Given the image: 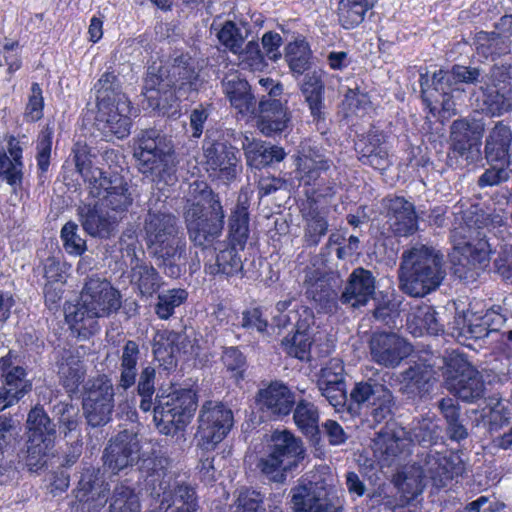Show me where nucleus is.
<instances>
[{
	"mask_svg": "<svg viewBox=\"0 0 512 512\" xmlns=\"http://www.w3.org/2000/svg\"><path fill=\"white\" fill-rule=\"evenodd\" d=\"M145 242L148 252L166 276L179 278L186 271L187 241L170 213H149L145 221Z\"/></svg>",
	"mask_w": 512,
	"mask_h": 512,
	"instance_id": "nucleus-1",
	"label": "nucleus"
},
{
	"mask_svg": "<svg viewBox=\"0 0 512 512\" xmlns=\"http://www.w3.org/2000/svg\"><path fill=\"white\" fill-rule=\"evenodd\" d=\"M145 242L148 252L166 276L179 278L186 271L187 241L170 213H149L145 221Z\"/></svg>",
	"mask_w": 512,
	"mask_h": 512,
	"instance_id": "nucleus-2",
	"label": "nucleus"
},
{
	"mask_svg": "<svg viewBox=\"0 0 512 512\" xmlns=\"http://www.w3.org/2000/svg\"><path fill=\"white\" fill-rule=\"evenodd\" d=\"M442 255L432 246L417 244L403 252L399 268L402 290L414 297H424L436 290L444 279Z\"/></svg>",
	"mask_w": 512,
	"mask_h": 512,
	"instance_id": "nucleus-3",
	"label": "nucleus"
},
{
	"mask_svg": "<svg viewBox=\"0 0 512 512\" xmlns=\"http://www.w3.org/2000/svg\"><path fill=\"white\" fill-rule=\"evenodd\" d=\"M120 307V294L105 279L90 277L81 292V302L66 312V321L79 336L87 338L98 329L97 318Z\"/></svg>",
	"mask_w": 512,
	"mask_h": 512,
	"instance_id": "nucleus-4",
	"label": "nucleus"
},
{
	"mask_svg": "<svg viewBox=\"0 0 512 512\" xmlns=\"http://www.w3.org/2000/svg\"><path fill=\"white\" fill-rule=\"evenodd\" d=\"M439 434L440 427L437 422L425 417L413 422L409 430L401 427L393 431L379 432L373 440V454L382 467H390L410 453L411 444H434Z\"/></svg>",
	"mask_w": 512,
	"mask_h": 512,
	"instance_id": "nucleus-5",
	"label": "nucleus"
},
{
	"mask_svg": "<svg viewBox=\"0 0 512 512\" xmlns=\"http://www.w3.org/2000/svg\"><path fill=\"white\" fill-rule=\"evenodd\" d=\"M295 177L299 185L305 188L306 200L329 199L337 192V184L333 179L322 176L334 165L324 150L310 141L300 145L296 159Z\"/></svg>",
	"mask_w": 512,
	"mask_h": 512,
	"instance_id": "nucleus-6",
	"label": "nucleus"
},
{
	"mask_svg": "<svg viewBox=\"0 0 512 512\" xmlns=\"http://www.w3.org/2000/svg\"><path fill=\"white\" fill-rule=\"evenodd\" d=\"M196 197L184 214L190 240L196 246H204L218 238L224 226V210L221 202L206 184H201Z\"/></svg>",
	"mask_w": 512,
	"mask_h": 512,
	"instance_id": "nucleus-7",
	"label": "nucleus"
},
{
	"mask_svg": "<svg viewBox=\"0 0 512 512\" xmlns=\"http://www.w3.org/2000/svg\"><path fill=\"white\" fill-rule=\"evenodd\" d=\"M464 471L465 463L458 452L440 453L431 450L419 471H416V478L405 476L399 489L407 501L413 500L423 492L427 480H430L433 486L441 488L453 478L461 476Z\"/></svg>",
	"mask_w": 512,
	"mask_h": 512,
	"instance_id": "nucleus-8",
	"label": "nucleus"
},
{
	"mask_svg": "<svg viewBox=\"0 0 512 512\" xmlns=\"http://www.w3.org/2000/svg\"><path fill=\"white\" fill-rule=\"evenodd\" d=\"M159 390L154 406L153 420L165 435L183 431L190 423L197 408V395L192 389Z\"/></svg>",
	"mask_w": 512,
	"mask_h": 512,
	"instance_id": "nucleus-9",
	"label": "nucleus"
},
{
	"mask_svg": "<svg viewBox=\"0 0 512 512\" xmlns=\"http://www.w3.org/2000/svg\"><path fill=\"white\" fill-rule=\"evenodd\" d=\"M303 458L304 448L301 440L286 429L275 430L267 441L258 468L270 480L282 482L286 478V473L296 467Z\"/></svg>",
	"mask_w": 512,
	"mask_h": 512,
	"instance_id": "nucleus-10",
	"label": "nucleus"
},
{
	"mask_svg": "<svg viewBox=\"0 0 512 512\" xmlns=\"http://www.w3.org/2000/svg\"><path fill=\"white\" fill-rule=\"evenodd\" d=\"M445 384L452 394L466 402L482 398L485 391L481 374L457 350L446 358Z\"/></svg>",
	"mask_w": 512,
	"mask_h": 512,
	"instance_id": "nucleus-11",
	"label": "nucleus"
},
{
	"mask_svg": "<svg viewBox=\"0 0 512 512\" xmlns=\"http://www.w3.org/2000/svg\"><path fill=\"white\" fill-rule=\"evenodd\" d=\"M26 465L36 471L46 464V456L56 437V426L42 407L30 410L27 421Z\"/></svg>",
	"mask_w": 512,
	"mask_h": 512,
	"instance_id": "nucleus-12",
	"label": "nucleus"
},
{
	"mask_svg": "<svg viewBox=\"0 0 512 512\" xmlns=\"http://www.w3.org/2000/svg\"><path fill=\"white\" fill-rule=\"evenodd\" d=\"M234 424L233 412L221 402L206 401L199 412L195 435L198 446L206 451L214 450L229 434Z\"/></svg>",
	"mask_w": 512,
	"mask_h": 512,
	"instance_id": "nucleus-13",
	"label": "nucleus"
},
{
	"mask_svg": "<svg viewBox=\"0 0 512 512\" xmlns=\"http://www.w3.org/2000/svg\"><path fill=\"white\" fill-rule=\"evenodd\" d=\"M170 151L171 147L156 130L147 131L139 141V152H135L141 172L158 179L170 178L173 173Z\"/></svg>",
	"mask_w": 512,
	"mask_h": 512,
	"instance_id": "nucleus-14",
	"label": "nucleus"
},
{
	"mask_svg": "<svg viewBox=\"0 0 512 512\" xmlns=\"http://www.w3.org/2000/svg\"><path fill=\"white\" fill-rule=\"evenodd\" d=\"M113 396V385L106 376L86 383L83 411L90 426L100 427L109 422L114 407Z\"/></svg>",
	"mask_w": 512,
	"mask_h": 512,
	"instance_id": "nucleus-15",
	"label": "nucleus"
},
{
	"mask_svg": "<svg viewBox=\"0 0 512 512\" xmlns=\"http://www.w3.org/2000/svg\"><path fill=\"white\" fill-rule=\"evenodd\" d=\"M203 151L206 170L210 177L223 182L236 178L239 170V150L224 142L204 141Z\"/></svg>",
	"mask_w": 512,
	"mask_h": 512,
	"instance_id": "nucleus-16",
	"label": "nucleus"
},
{
	"mask_svg": "<svg viewBox=\"0 0 512 512\" xmlns=\"http://www.w3.org/2000/svg\"><path fill=\"white\" fill-rule=\"evenodd\" d=\"M153 353L155 358L165 365H172L177 356L183 354L187 358H196L200 353V346L194 338L191 340L186 333L171 330H160L153 339Z\"/></svg>",
	"mask_w": 512,
	"mask_h": 512,
	"instance_id": "nucleus-17",
	"label": "nucleus"
},
{
	"mask_svg": "<svg viewBox=\"0 0 512 512\" xmlns=\"http://www.w3.org/2000/svg\"><path fill=\"white\" fill-rule=\"evenodd\" d=\"M371 358L385 367H396L413 351L412 345L392 332L373 333L369 341Z\"/></svg>",
	"mask_w": 512,
	"mask_h": 512,
	"instance_id": "nucleus-18",
	"label": "nucleus"
},
{
	"mask_svg": "<svg viewBox=\"0 0 512 512\" xmlns=\"http://www.w3.org/2000/svg\"><path fill=\"white\" fill-rule=\"evenodd\" d=\"M350 400L357 405H371V417L376 423L382 422L391 414L392 394L382 384L356 383L350 392Z\"/></svg>",
	"mask_w": 512,
	"mask_h": 512,
	"instance_id": "nucleus-19",
	"label": "nucleus"
},
{
	"mask_svg": "<svg viewBox=\"0 0 512 512\" xmlns=\"http://www.w3.org/2000/svg\"><path fill=\"white\" fill-rule=\"evenodd\" d=\"M215 256L204 264V272L212 277L231 279L244 276V265L241 252L244 248L225 241L219 242L215 248Z\"/></svg>",
	"mask_w": 512,
	"mask_h": 512,
	"instance_id": "nucleus-20",
	"label": "nucleus"
},
{
	"mask_svg": "<svg viewBox=\"0 0 512 512\" xmlns=\"http://www.w3.org/2000/svg\"><path fill=\"white\" fill-rule=\"evenodd\" d=\"M96 97L98 100H108L113 104L116 103V112L109 116L107 122L111 131L118 138H124L128 135V116L125 114L127 105L121 102L118 97L117 78L112 73H104L94 86Z\"/></svg>",
	"mask_w": 512,
	"mask_h": 512,
	"instance_id": "nucleus-21",
	"label": "nucleus"
},
{
	"mask_svg": "<svg viewBox=\"0 0 512 512\" xmlns=\"http://www.w3.org/2000/svg\"><path fill=\"white\" fill-rule=\"evenodd\" d=\"M298 320L295 322L296 331L292 337H286L282 341L284 351L299 360H307L310 355L313 342L312 333L314 315L311 309L303 308L300 312L293 313Z\"/></svg>",
	"mask_w": 512,
	"mask_h": 512,
	"instance_id": "nucleus-22",
	"label": "nucleus"
},
{
	"mask_svg": "<svg viewBox=\"0 0 512 512\" xmlns=\"http://www.w3.org/2000/svg\"><path fill=\"white\" fill-rule=\"evenodd\" d=\"M359 160L364 165L385 171L392 164L386 145V135L378 130H371L355 144Z\"/></svg>",
	"mask_w": 512,
	"mask_h": 512,
	"instance_id": "nucleus-23",
	"label": "nucleus"
},
{
	"mask_svg": "<svg viewBox=\"0 0 512 512\" xmlns=\"http://www.w3.org/2000/svg\"><path fill=\"white\" fill-rule=\"evenodd\" d=\"M322 199L305 200L300 207L301 216L304 221L303 240L306 246L315 247L321 239L327 234L329 223L327 215L328 208L320 207L319 202Z\"/></svg>",
	"mask_w": 512,
	"mask_h": 512,
	"instance_id": "nucleus-24",
	"label": "nucleus"
},
{
	"mask_svg": "<svg viewBox=\"0 0 512 512\" xmlns=\"http://www.w3.org/2000/svg\"><path fill=\"white\" fill-rule=\"evenodd\" d=\"M257 127L265 136H274L290 129L291 115L278 99H262Z\"/></svg>",
	"mask_w": 512,
	"mask_h": 512,
	"instance_id": "nucleus-25",
	"label": "nucleus"
},
{
	"mask_svg": "<svg viewBox=\"0 0 512 512\" xmlns=\"http://www.w3.org/2000/svg\"><path fill=\"white\" fill-rule=\"evenodd\" d=\"M388 223L395 235L408 236L418 228L417 216L412 203L403 197L384 199Z\"/></svg>",
	"mask_w": 512,
	"mask_h": 512,
	"instance_id": "nucleus-26",
	"label": "nucleus"
},
{
	"mask_svg": "<svg viewBox=\"0 0 512 512\" xmlns=\"http://www.w3.org/2000/svg\"><path fill=\"white\" fill-rule=\"evenodd\" d=\"M83 229L93 237L107 238L121 217L105 212L98 202L85 203L78 208Z\"/></svg>",
	"mask_w": 512,
	"mask_h": 512,
	"instance_id": "nucleus-27",
	"label": "nucleus"
},
{
	"mask_svg": "<svg viewBox=\"0 0 512 512\" xmlns=\"http://www.w3.org/2000/svg\"><path fill=\"white\" fill-rule=\"evenodd\" d=\"M374 291L375 280L372 273L364 268H357L350 274L340 300L343 304L358 308L368 303Z\"/></svg>",
	"mask_w": 512,
	"mask_h": 512,
	"instance_id": "nucleus-28",
	"label": "nucleus"
},
{
	"mask_svg": "<svg viewBox=\"0 0 512 512\" xmlns=\"http://www.w3.org/2000/svg\"><path fill=\"white\" fill-rule=\"evenodd\" d=\"M429 81L427 74L420 75L422 99L429 112L433 116L442 113V117L455 114V102L451 92L458 90V88L448 87L445 83L442 84V87L438 88V85H432L433 88H430Z\"/></svg>",
	"mask_w": 512,
	"mask_h": 512,
	"instance_id": "nucleus-29",
	"label": "nucleus"
},
{
	"mask_svg": "<svg viewBox=\"0 0 512 512\" xmlns=\"http://www.w3.org/2000/svg\"><path fill=\"white\" fill-rule=\"evenodd\" d=\"M256 400L262 410L276 416L288 415L295 404L294 394L285 384L278 381L261 389Z\"/></svg>",
	"mask_w": 512,
	"mask_h": 512,
	"instance_id": "nucleus-30",
	"label": "nucleus"
},
{
	"mask_svg": "<svg viewBox=\"0 0 512 512\" xmlns=\"http://www.w3.org/2000/svg\"><path fill=\"white\" fill-rule=\"evenodd\" d=\"M249 208L248 194L240 193L228 219V233L225 242L245 249L250 236Z\"/></svg>",
	"mask_w": 512,
	"mask_h": 512,
	"instance_id": "nucleus-31",
	"label": "nucleus"
},
{
	"mask_svg": "<svg viewBox=\"0 0 512 512\" xmlns=\"http://www.w3.org/2000/svg\"><path fill=\"white\" fill-rule=\"evenodd\" d=\"M23 169V148L15 137H10L7 151H0V180L16 190L22 186Z\"/></svg>",
	"mask_w": 512,
	"mask_h": 512,
	"instance_id": "nucleus-32",
	"label": "nucleus"
},
{
	"mask_svg": "<svg viewBox=\"0 0 512 512\" xmlns=\"http://www.w3.org/2000/svg\"><path fill=\"white\" fill-rule=\"evenodd\" d=\"M484 126L466 119L456 120L451 126L453 150L468 158L469 153H479Z\"/></svg>",
	"mask_w": 512,
	"mask_h": 512,
	"instance_id": "nucleus-33",
	"label": "nucleus"
},
{
	"mask_svg": "<svg viewBox=\"0 0 512 512\" xmlns=\"http://www.w3.org/2000/svg\"><path fill=\"white\" fill-rule=\"evenodd\" d=\"M79 349H62L58 351L57 368L60 382L68 393H75L83 382L85 369Z\"/></svg>",
	"mask_w": 512,
	"mask_h": 512,
	"instance_id": "nucleus-34",
	"label": "nucleus"
},
{
	"mask_svg": "<svg viewBox=\"0 0 512 512\" xmlns=\"http://www.w3.org/2000/svg\"><path fill=\"white\" fill-rule=\"evenodd\" d=\"M223 91L231 106L244 116L256 113V100L251 93L248 82L239 74H229L223 80Z\"/></svg>",
	"mask_w": 512,
	"mask_h": 512,
	"instance_id": "nucleus-35",
	"label": "nucleus"
},
{
	"mask_svg": "<svg viewBox=\"0 0 512 512\" xmlns=\"http://www.w3.org/2000/svg\"><path fill=\"white\" fill-rule=\"evenodd\" d=\"M247 164L256 169H261L273 162L282 161L286 153L280 146H267L263 141L256 140L245 134L241 141Z\"/></svg>",
	"mask_w": 512,
	"mask_h": 512,
	"instance_id": "nucleus-36",
	"label": "nucleus"
},
{
	"mask_svg": "<svg viewBox=\"0 0 512 512\" xmlns=\"http://www.w3.org/2000/svg\"><path fill=\"white\" fill-rule=\"evenodd\" d=\"M107 493L108 487L99 469L87 468L82 472L76 490L79 502H93L94 508L101 507L106 503Z\"/></svg>",
	"mask_w": 512,
	"mask_h": 512,
	"instance_id": "nucleus-37",
	"label": "nucleus"
},
{
	"mask_svg": "<svg viewBox=\"0 0 512 512\" xmlns=\"http://www.w3.org/2000/svg\"><path fill=\"white\" fill-rule=\"evenodd\" d=\"M406 328L415 337L424 334L438 335L443 331L442 324L437 319V313L430 305L412 307L407 315Z\"/></svg>",
	"mask_w": 512,
	"mask_h": 512,
	"instance_id": "nucleus-38",
	"label": "nucleus"
},
{
	"mask_svg": "<svg viewBox=\"0 0 512 512\" xmlns=\"http://www.w3.org/2000/svg\"><path fill=\"white\" fill-rule=\"evenodd\" d=\"M492 252L491 244L485 238L475 242L457 243L454 246L453 259H458V265L467 271L476 267L486 266Z\"/></svg>",
	"mask_w": 512,
	"mask_h": 512,
	"instance_id": "nucleus-39",
	"label": "nucleus"
},
{
	"mask_svg": "<svg viewBox=\"0 0 512 512\" xmlns=\"http://www.w3.org/2000/svg\"><path fill=\"white\" fill-rule=\"evenodd\" d=\"M512 131L508 125L498 122L486 139L485 157L488 163L500 162L511 164L510 146Z\"/></svg>",
	"mask_w": 512,
	"mask_h": 512,
	"instance_id": "nucleus-40",
	"label": "nucleus"
},
{
	"mask_svg": "<svg viewBox=\"0 0 512 512\" xmlns=\"http://www.w3.org/2000/svg\"><path fill=\"white\" fill-rule=\"evenodd\" d=\"M159 509L163 512H194L197 509L194 489L178 485L172 491H164Z\"/></svg>",
	"mask_w": 512,
	"mask_h": 512,
	"instance_id": "nucleus-41",
	"label": "nucleus"
},
{
	"mask_svg": "<svg viewBox=\"0 0 512 512\" xmlns=\"http://www.w3.org/2000/svg\"><path fill=\"white\" fill-rule=\"evenodd\" d=\"M292 507L294 512H341L339 506L326 498L316 496L307 486H298L292 490Z\"/></svg>",
	"mask_w": 512,
	"mask_h": 512,
	"instance_id": "nucleus-42",
	"label": "nucleus"
},
{
	"mask_svg": "<svg viewBox=\"0 0 512 512\" xmlns=\"http://www.w3.org/2000/svg\"><path fill=\"white\" fill-rule=\"evenodd\" d=\"M301 91L309 105L313 121L319 122L323 119L324 85L321 75L316 71L305 74L301 84Z\"/></svg>",
	"mask_w": 512,
	"mask_h": 512,
	"instance_id": "nucleus-43",
	"label": "nucleus"
},
{
	"mask_svg": "<svg viewBox=\"0 0 512 512\" xmlns=\"http://www.w3.org/2000/svg\"><path fill=\"white\" fill-rule=\"evenodd\" d=\"M130 283L135 285L138 292L144 296H152L160 287V276L151 265L131 261Z\"/></svg>",
	"mask_w": 512,
	"mask_h": 512,
	"instance_id": "nucleus-44",
	"label": "nucleus"
},
{
	"mask_svg": "<svg viewBox=\"0 0 512 512\" xmlns=\"http://www.w3.org/2000/svg\"><path fill=\"white\" fill-rule=\"evenodd\" d=\"M477 54L488 59H495L512 51L507 40L500 37L495 31H479L474 38Z\"/></svg>",
	"mask_w": 512,
	"mask_h": 512,
	"instance_id": "nucleus-45",
	"label": "nucleus"
},
{
	"mask_svg": "<svg viewBox=\"0 0 512 512\" xmlns=\"http://www.w3.org/2000/svg\"><path fill=\"white\" fill-rule=\"evenodd\" d=\"M104 465L113 473L118 474L128 467V441L126 431L117 435L105 448Z\"/></svg>",
	"mask_w": 512,
	"mask_h": 512,
	"instance_id": "nucleus-46",
	"label": "nucleus"
},
{
	"mask_svg": "<svg viewBox=\"0 0 512 512\" xmlns=\"http://www.w3.org/2000/svg\"><path fill=\"white\" fill-rule=\"evenodd\" d=\"M166 86H169V84L166 83L165 80H161V82H159L158 88H155V86H149V81H147V84L145 85V96L148 100L149 106L153 110H157L162 114H174L176 109L174 111H172V109L178 100V96L175 88L164 90Z\"/></svg>",
	"mask_w": 512,
	"mask_h": 512,
	"instance_id": "nucleus-47",
	"label": "nucleus"
},
{
	"mask_svg": "<svg viewBox=\"0 0 512 512\" xmlns=\"http://www.w3.org/2000/svg\"><path fill=\"white\" fill-rule=\"evenodd\" d=\"M304 287L307 297L321 305L328 303L336 295L328 278L315 269L306 272Z\"/></svg>",
	"mask_w": 512,
	"mask_h": 512,
	"instance_id": "nucleus-48",
	"label": "nucleus"
},
{
	"mask_svg": "<svg viewBox=\"0 0 512 512\" xmlns=\"http://www.w3.org/2000/svg\"><path fill=\"white\" fill-rule=\"evenodd\" d=\"M480 76L477 68H471L461 65H455L450 71L440 69L435 72L432 77V85L442 87L445 83L448 87H455L459 83L472 84L475 83Z\"/></svg>",
	"mask_w": 512,
	"mask_h": 512,
	"instance_id": "nucleus-49",
	"label": "nucleus"
},
{
	"mask_svg": "<svg viewBox=\"0 0 512 512\" xmlns=\"http://www.w3.org/2000/svg\"><path fill=\"white\" fill-rule=\"evenodd\" d=\"M375 2L376 0H341L338 9L342 26L349 29L360 24Z\"/></svg>",
	"mask_w": 512,
	"mask_h": 512,
	"instance_id": "nucleus-50",
	"label": "nucleus"
},
{
	"mask_svg": "<svg viewBox=\"0 0 512 512\" xmlns=\"http://www.w3.org/2000/svg\"><path fill=\"white\" fill-rule=\"evenodd\" d=\"M189 293L184 288H171L162 291L158 295V301L155 306L156 315L167 320L173 316L175 310L188 300Z\"/></svg>",
	"mask_w": 512,
	"mask_h": 512,
	"instance_id": "nucleus-51",
	"label": "nucleus"
},
{
	"mask_svg": "<svg viewBox=\"0 0 512 512\" xmlns=\"http://www.w3.org/2000/svg\"><path fill=\"white\" fill-rule=\"evenodd\" d=\"M297 427L307 436L315 437L319 432V413L316 406L307 401H300L293 415Z\"/></svg>",
	"mask_w": 512,
	"mask_h": 512,
	"instance_id": "nucleus-52",
	"label": "nucleus"
},
{
	"mask_svg": "<svg viewBox=\"0 0 512 512\" xmlns=\"http://www.w3.org/2000/svg\"><path fill=\"white\" fill-rule=\"evenodd\" d=\"M127 183L122 176H113L111 185L107 188L105 195H103L102 206L110 208L114 214L123 213L126 211L128 204Z\"/></svg>",
	"mask_w": 512,
	"mask_h": 512,
	"instance_id": "nucleus-53",
	"label": "nucleus"
},
{
	"mask_svg": "<svg viewBox=\"0 0 512 512\" xmlns=\"http://www.w3.org/2000/svg\"><path fill=\"white\" fill-rule=\"evenodd\" d=\"M310 59V49L304 40H296L286 47V60L290 69L297 74H303Z\"/></svg>",
	"mask_w": 512,
	"mask_h": 512,
	"instance_id": "nucleus-54",
	"label": "nucleus"
},
{
	"mask_svg": "<svg viewBox=\"0 0 512 512\" xmlns=\"http://www.w3.org/2000/svg\"><path fill=\"white\" fill-rule=\"evenodd\" d=\"M239 53V65L242 69L251 71H263L267 67V62L260 50V46L255 41H250Z\"/></svg>",
	"mask_w": 512,
	"mask_h": 512,
	"instance_id": "nucleus-55",
	"label": "nucleus"
},
{
	"mask_svg": "<svg viewBox=\"0 0 512 512\" xmlns=\"http://www.w3.org/2000/svg\"><path fill=\"white\" fill-rule=\"evenodd\" d=\"M64 249L71 255L79 256L86 251V241L78 234V225L67 222L61 229Z\"/></svg>",
	"mask_w": 512,
	"mask_h": 512,
	"instance_id": "nucleus-56",
	"label": "nucleus"
},
{
	"mask_svg": "<svg viewBox=\"0 0 512 512\" xmlns=\"http://www.w3.org/2000/svg\"><path fill=\"white\" fill-rule=\"evenodd\" d=\"M219 42L232 53H238L243 45L244 38L241 30L232 21H226L222 27L217 30Z\"/></svg>",
	"mask_w": 512,
	"mask_h": 512,
	"instance_id": "nucleus-57",
	"label": "nucleus"
},
{
	"mask_svg": "<svg viewBox=\"0 0 512 512\" xmlns=\"http://www.w3.org/2000/svg\"><path fill=\"white\" fill-rule=\"evenodd\" d=\"M222 361L228 372L236 380L243 379L247 368L246 357L236 347L225 348L222 355Z\"/></svg>",
	"mask_w": 512,
	"mask_h": 512,
	"instance_id": "nucleus-58",
	"label": "nucleus"
},
{
	"mask_svg": "<svg viewBox=\"0 0 512 512\" xmlns=\"http://www.w3.org/2000/svg\"><path fill=\"white\" fill-rule=\"evenodd\" d=\"M235 508L236 512H265L263 496L256 490L241 489L238 492Z\"/></svg>",
	"mask_w": 512,
	"mask_h": 512,
	"instance_id": "nucleus-59",
	"label": "nucleus"
},
{
	"mask_svg": "<svg viewBox=\"0 0 512 512\" xmlns=\"http://www.w3.org/2000/svg\"><path fill=\"white\" fill-rule=\"evenodd\" d=\"M490 168L486 169L485 172L479 177L478 185L481 188L498 185L509 179L511 164H505L500 162L489 163Z\"/></svg>",
	"mask_w": 512,
	"mask_h": 512,
	"instance_id": "nucleus-60",
	"label": "nucleus"
},
{
	"mask_svg": "<svg viewBox=\"0 0 512 512\" xmlns=\"http://www.w3.org/2000/svg\"><path fill=\"white\" fill-rule=\"evenodd\" d=\"M53 130L45 128L39 134L37 140V167L41 173H46L50 165Z\"/></svg>",
	"mask_w": 512,
	"mask_h": 512,
	"instance_id": "nucleus-61",
	"label": "nucleus"
},
{
	"mask_svg": "<svg viewBox=\"0 0 512 512\" xmlns=\"http://www.w3.org/2000/svg\"><path fill=\"white\" fill-rule=\"evenodd\" d=\"M343 372V362L337 358L330 359L319 372L317 386L345 383Z\"/></svg>",
	"mask_w": 512,
	"mask_h": 512,
	"instance_id": "nucleus-62",
	"label": "nucleus"
},
{
	"mask_svg": "<svg viewBox=\"0 0 512 512\" xmlns=\"http://www.w3.org/2000/svg\"><path fill=\"white\" fill-rule=\"evenodd\" d=\"M25 375V369L19 365L8 370L3 374L5 389L10 392H17V396L23 397L31 389V385L25 380Z\"/></svg>",
	"mask_w": 512,
	"mask_h": 512,
	"instance_id": "nucleus-63",
	"label": "nucleus"
},
{
	"mask_svg": "<svg viewBox=\"0 0 512 512\" xmlns=\"http://www.w3.org/2000/svg\"><path fill=\"white\" fill-rule=\"evenodd\" d=\"M344 105L351 113L363 115L368 112L372 103L366 93L350 89L345 95Z\"/></svg>",
	"mask_w": 512,
	"mask_h": 512,
	"instance_id": "nucleus-64",
	"label": "nucleus"
}]
</instances>
